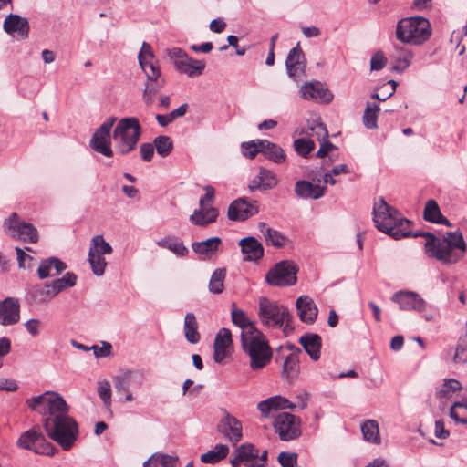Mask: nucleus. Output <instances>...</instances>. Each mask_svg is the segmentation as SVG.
Listing matches in <instances>:
<instances>
[{
    "label": "nucleus",
    "mask_w": 467,
    "mask_h": 467,
    "mask_svg": "<svg viewBox=\"0 0 467 467\" xmlns=\"http://www.w3.org/2000/svg\"><path fill=\"white\" fill-rule=\"evenodd\" d=\"M27 406L43 416L47 436L64 451H69L78 437V422L68 415L69 407L64 398L54 391L26 400Z\"/></svg>",
    "instance_id": "nucleus-1"
},
{
    "label": "nucleus",
    "mask_w": 467,
    "mask_h": 467,
    "mask_svg": "<svg viewBox=\"0 0 467 467\" xmlns=\"http://www.w3.org/2000/svg\"><path fill=\"white\" fill-rule=\"evenodd\" d=\"M372 214L375 226L381 233L394 240L408 236L407 225L411 224V221L405 218L395 207L387 203L383 197H379L375 202Z\"/></svg>",
    "instance_id": "nucleus-2"
},
{
    "label": "nucleus",
    "mask_w": 467,
    "mask_h": 467,
    "mask_svg": "<svg viewBox=\"0 0 467 467\" xmlns=\"http://www.w3.org/2000/svg\"><path fill=\"white\" fill-rule=\"evenodd\" d=\"M243 351L250 358V368L254 371L266 367L272 360L273 350L265 335L261 330L240 336Z\"/></svg>",
    "instance_id": "nucleus-3"
},
{
    "label": "nucleus",
    "mask_w": 467,
    "mask_h": 467,
    "mask_svg": "<svg viewBox=\"0 0 467 467\" xmlns=\"http://www.w3.org/2000/svg\"><path fill=\"white\" fill-rule=\"evenodd\" d=\"M432 34L429 19L420 16L403 17L396 25L395 36L400 43L421 46Z\"/></svg>",
    "instance_id": "nucleus-4"
},
{
    "label": "nucleus",
    "mask_w": 467,
    "mask_h": 467,
    "mask_svg": "<svg viewBox=\"0 0 467 467\" xmlns=\"http://www.w3.org/2000/svg\"><path fill=\"white\" fill-rule=\"evenodd\" d=\"M258 317L263 325L281 328L285 337L295 329L293 317L288 308L267 297L259 298Z\"/></svg>",
    "instance_id": "nucleus-5"
},
{
    "label": "nucleus",
    "mask_w": 467,
    "mask_h": 467,
    "mask_svg": "<svg viewBox=\"0 0 467 467\" xmlns=\"http://www.w3.org/2000/svg\"><path fill=\"white\" fill-rule=\"evenodd\" d=\"M466 251L467 244L462 232H447L428 258L443 265H455L464 257Z\"/></svg>",
    "instance_id": "nucleus-6"
},
{
    "label": "nucleus",
    "mask_w": 467,
    "mask_h": 467,
    "mask_svg": "<svg viewBox=\"0 0 467 467\" xmlns=\"http://www.w3.org/2000/svg\"><path fill=\"white\" fill-rule=\"evenodd\" d=\"M16 445L22 450L33 451L39 455L53 456L57 449L49 442L39 426H35L22 432L16 440Z\"/></svg>",
    "instance_id": "nucleus-7"
},
{
    "label": "nucleus",
    "mask_w": 467,
    "mask_h": 467,
    "mask_svg": "<svg viewBox=\"0 0 467 467\" xmlns=\"http://www.w3.org/2000/svg\"><path fill=\"white\" fill-rule=\"evenodd\" d=\"M142 134V127L136 117H125L119 119V152L128 154L136 149Z\"/></svg>",
    "instance_id": "nucleus-8"
},
{
    "label": "nucleus",
    "mask_w": 467,
    "mask_h": 467,
    "mask_svg": "<svg viewBox=\"0 0 467 467\" xmlns=\"http://www.w3.org/2000/svg\"><path fill=\"white\" fill-rule=\"evenodd\" d=\"M138 62L147 78L143 99L147 105H151L155 94L164 86L165 79L161 75L159 60H138Z\"/></svg>",
    "instance_id": "nucleus-9"
},
{
    "label": "nucleus",
    "mask_w": 467,
    "mask_h": 467,
    "mask_svg": "<svg viewBox=\"0 0 467 467\" xmlns=\"http://www.w3.org/2000/svg\"><path fill=\"white\" fill-rule=\"evenodd\" d=\"M298 267L289 260H283L271 267L265 275V282L271 286L294 285L297 281Z\"/></svg>",
    "instance_id": "nucleus-10"
},
{
    "label": "nucleus",
    "mask_w": 467,
    "mask_h": 467,
    "mask_svg": "<svg viewBox=\"0 0 467 467\" xmlns=\"http://www.w3.org/2000/svg\"><path fill=\"white\" fill-rule=\"evenodd\" d=\"M273 425L281 441H292L302 434L300 418L289 412H282L276 415Z\"/></svg>",
    "instance_id": "nucleus-11"
},
{
    "label": "nucleus",
    "mask_w": 467,
    "mask_h": 467,
    "mask_svg": "<svg viewBox=\"0 0 467 467\" xmlns=\"http://www.w3.org/2000/svg\"><path fill=\"white\" fill-rule=\"evenodd\" d=\"M111 252L112 247L104 240L102 235H96L91 239L88 262L96 275L99 276L104 274L107 263L103 255Z\"/></svg>",
    "instance_id": "nucleus-12"
},
{
    "label": "nucleus",
    "mask_w": 467,
    "mask_h": 467,
    "mask_svg": "<svg viewBox=\"0 0 467 467\" xmlns=\"http://www.w3.org/2000/svg\"><path fill=\"white\" fill-rule=\"evenodd\" d=\"M115 121V117L109 118L96 130L89 141V146L94 151L106 157L113 156L110 130Z\"/></svg>",
    "instance_id": "nucleus-13"
},
{
    "label": "nucleus",
    "mask_w": 467,
    "mask_h": 467,
    "mask_svg": "<svg viewBox=\"0 0 467 467\" xmlns=\"http://www.w3.org/2000/svg\"><path fill=\"white\" fill-rule=\"evenodd\" d=\"M4 225L10 230L13 237L29 243H36L38 241L37 229L32 223L20 222L16 213H13L5 219Z\"/></svg>",
    "instance_id": "nucleus-14"
},
{
    "label": "nucleus",
    "mask_w": 467,
    "mask_h": 467,
    "mask_svg": "<svg viewBox=\"0 0 467 467\" xmlns=\"http://www.w3.org/2000/svg\"><path fill=\"white\" fill-rule=\"evenodd\" d=\"M217 431L223 435L234 446L242 441L243 424L236 417L224 410V416L217 425Z\"/></svg>",
    "instance_id": "nucleus-15"
},
{
    "label": "nucleus",
    "mask_w": 467,
    "mask_h": 467,
    "mask_svg": "<svg viewBox=\"0 0 467 467\" xmlns=\"http://www.w3.org/2000/svg\"><path fill=\"white\" fill-rule=\"evenodd\" d=\"M259 207L257 201L248 202L246 198L234 201L228 208V218L231 221H245L257 214Z\"/></svg>",
    "instance_id": "nucleus-16"
},
{
    "label": "nucleus",
    "mask_w": 467,
    "mask_h": 467,
    "mask_svg": "<svg viewBox=\"0 0 467 467\" xmlns=\"http://www.w3.org/2000/svg\"><path fill=\"white\" fill-rule=\"evenodd\" d=\"M391 300L399 305L400 310L405 311L422 312L427 306L425 300L418 293L412 291L396 292Z\"/></svg>",
    "instance_id": "nucleus-17"
},
{
    "label": "nucleus",
    "mask_w": 467,
    "mask_h": 467,
    "mask_svg": "<svg viewBox=\"0 0 467 467\" xmlns=\"http://www.w3.org/2000/svg\"><path fill=\"white\" fill-rule=\"evenodd\" d=\"M256 458H258V449L251 442H245L238 446L230 459L232 467H240L244 464V467H251L256 464Z\"/></svg>",
    "instance_id": "nucleus-18"
},
{
    "label": "nucleus",
    "mask_w": 467,
    "mask_h": 467,
    "mask_svg": "<svg viewBox=\"0 0 467 467\" xmlns=\"http://www.w3.org/2000/svg\"><path fill=\"white\" fill-rule=\"evenodd\" d=\"M300 93L305 99H312L326 104L331 102L334 97L329 89L319 81L306 83L301 88Z\"/></svg>",
    "instance_id": "nucleus-19"
},
{
    "label": "nucleus",
    "mask_w": 467,
    "mask_h": 467,
    "mask_svg": "<svg viewBox=\"0 0 467 467\" xmlns=\"http://www.w3.org/2000/svg\"><path fill=\"white\" fill-rule=\"evenodd\" d=\"M20 318V303L17 298L6 297L0 301V325L12 326Z\"/></svg>",
    "instance_id": "nucleus-20"
},
{
    "label": "nucleus",
    "mask_w": 467,
    "mask_h": 467,
    "mask_svg": "<svg viewBox=\"0 0 467 467\" xmlns=\"http://www.w3.org/2000/svg\"><path fill=\"white\" fill-rule=\"evenodd\" d=\"M3 28L8 35H16L21 39L27 38L30 29L28 20L17 14H9L4 20Z\"/></svg>",
    "instance_id": "nucleus-21"
},
{
    "label": "nucleus",
    "mask_w": 467,
    "mask_h": 467,
    "mask_svg": "<svg viewBox=\"0 0 467 467\" xmlns=\"http://www.w3.org/2000/svg\"><path fill=\"white\" fill-rule=\"evenodd\" d=\"M233 344L232 333L228 328L223 327L215 336L213 359L216 363H222L230 354L229 348Z\"/></svg>",
    "instance_id": "nucleus-22"
},
{
    "label": "nucleus",
    "mask_w": 467,
    "mask_h": 467,
    "mask_svg": "<svg viewBox=\"0 0 467 467\" xmlns=\"http://www.w3.org/2000/svg\"><path fill=\"white\" fill-rule=\"evenodd\" d=\"M296 306L300 320L306 324H313L317 317L318 310L314 301L307 296H301L296 299Z\"/></svg>",
    "instance_id": "nucleus-23"
},
{
    "label": "nucleus",
    "mask_w": 467,
    "mask_h": 467,
    "mask_svg": "<svg viewBox=\"0 0 467 467\" xmlns=\"http://www.w3.org/2000/svg\"><path fill=\"white\" fill-rule=\"evenodd\" d=\"M295 408L296 404L279 395L270 397L257 404V409L264 417H268L272 411L280 409L294 410Z\"/></svg>",
    "instance_id": "nucleus-24"
},
{
    "label": "nucleus",
    "mask_w": 467,
    "mask_h": 467,
    "mask_svg": "<svg viewBox=\"0 0 467 467\" xmlns=\"http://www.w3.org/2000/svg\"><path fill=\"white\" fill-rule=\"evenodd\" d=\"M67 269V265L59 258L51 256L47 259L42 260L37 269V275L39 279H46L60 275Z\"/></svg>",
    "instance_id": "nucleus-25"
},
{
    "label": "nucleus",
    "mask_w": 467,
    "mask_h": 467,
    "mask_svg": "<svg viewBox=\"0 0 467 467\" xmlns=\"http://www.w3.org/2000/svg\"><path fill=\"white\" fill-rule=\"evenodd\" d=\"M242 253L245 254V261L256 262L264 256V247L262 244L254 236H248L239 241Z\"/></svg>",
    "instance_id": "nucleus-26"
},
{
    "label": "nucleus",
    "mask_w": 467,
    "mask_h": 467,
    "mask_svg": "<svg viewBox=\"0 0 467 467\" xmlns=\"http://www.w3.org/2000/svg\"><path fill=\"white\" fill-rule=\"evenodd\" d=\"M299 343L312 360L317 361L321 356L322 338L316 333H305L299 338Z\"/></svg>",
    "instance_id": "nucleus-27"
},
{
    "label": "nucleus",
    "mask_w": 467,
    "mask_h": 467,
    "mask_svg": "<svg viewBox=\"0 0 467 467\" xmlns=\"http://www.w3.org/2000/svg\"><path fill=\"white\" fill-rule=\"evenodd\" d=\"M326 189V186L313 184L306 180H300L295 185L296 194L303 199L317 200L325 194Z\"/></svg>",
    "instance_id": "nucleus-28"
},
{
    "label": "nucleus",
    "mask_w": 467,
    "mask_h": 467,
    "mask_svg": "<svg viewBox=\"0 0 467 467\" xmlns=\"http://www.w3.org/2000/svg\"><path fill=\"white\" fill-rule=\"evenodd\" d=\"M231 307L232 322L234 326L242 329L241 336L246 333L248 334L249 332L254 333L259 330L254 321H252L244 310L237 308L235 303H233Z\"/></svg>",
    "instance_id": "nucleus-29"
},
{
    "label": "nucleus",
    "mask_w": 467,
    "mask_h": 467,
    "mask_svg": "<svg viewBox=\"0 0 467 467\" xmlns=\"http://www.w3.org/2000/svg\"><path fill=\"white\" fill-rule=\"evenodd\" d=\"M219 216V211L215 207H200L190 215V222L198 226L204 227L212 223H214Z\"/></svg>",
    "instance_id": "nucleus-30"
},
{
    "label": "nucleus",
    "mask_w": 467,
    "mask_h": 467,
    "mask_svg": "<svg viewBox=\"0 0 467 467\" xmlns=\"http://www.w3.org/2000/svg\"><path fill=\"white\" fill-rule=\"evenodd\" d=\"M277 184V178L275 174L262 168L258 175L251 182L249 188L251 191L254 190H271Z\"/></svg>",
    "instance_id": "nucleus-31"
},
{
    "label": "nucleus",
    "mask_w": 467,
    "mask_h": 467,
    "mask_svg": "<svg viewBox=\"0 0 467 467\" xmlns=\"http://www.w3.org/2000/svg\"><path fill=\"white\" fill-rule=\"evenodd\" d=\"M28 295L30 296L31 302L37 305L47 304L52 298L56 296L50 282L46 283L44 286H33L29 290Z\"/></svg>",
    "instance_id": "nucleus-32"
},
{
    "label": "nucleus",
    "mask_w": 467,
    "mask_h": 467,
    "mask_svg": "<svg viewBox=\"0 0 467 467\" xmlns=\"http://www.w3.org/2000/svg\"><path fill=\"white\" fill-rule=\"evenodd\" d=\"M175 68L190 78H194L202 74L205 68L204 60H174Z\"/></svg>",
    "instance_id": "nucleus-33"
},
{
    "label": "nucleus",
    "mask_w": 467,
    "mask_h": 467,
    "mask_svg": "<svg viewBox=\"0 0 467 467\" xmlns=\"http://www.w3.org/2000/svg\"><path fill=\"white\" fill-rule=\"evenodd\" d=\"M222 244L220 237H211L202 242H193L192 244V251L206 257L214 255Z\"/></svg>",
    "instance_id": "nucleus-34"
},
{
    "label": "nucleus",
    "mask_w": 467,
    "mask_h": 467,
    "mask_svg": "<svg viewBox=\"0 0 467 467\" xmlns=\"http://www.w3.org/2000/svg\"><path fill=\"white\" fill-rule=\"evenodd\" d=\"M180 459L162 452L153 453L147 461L143 462V467H178Z\"/></svg>",
    "instance_id": "nucleus-35"
},
{
    "label": "nucleus",
    "mask_w": 467,
    "mask_h": 467,
    "mask_svg": "<svg viewBox=\"0 0 467 467\" xmlns=\"http://www.w3.org/2000/svg\"><path fill=\"white\" fill-rule=\"evenodd\" d=\"M312 130L316 132L318 140L321 141L320 148L316 153V157L325 158L331 150L337 149V147L327 140L328 132L324 123H317L316 127L312 128Z\"/></svg>",
    "instance_id": "nucleus-36"
},
{
    "label": "nucleus",
    "mask_w": 467,
    "mask_h": 467,
    "mask_svg": "<svg viewBox=\"0 0 467 467\" xmlns=\"http://www.w3.org/2000/svg\"><path fill=\"white\" fill-rule=\"evenodd\" d=\"M157 245L168 249L174 254L180 257H184L189 254L188 248L184 245L182 241L174 235H168L157 242Z\"/></svg>",
    "instance_id": "nucleus-37"
},
{
    "label": "nucleus",
    "mask_w": 467,
    "mask_h": 467,
    "mask_svg": "<svg viewBox=\"0 0 467 467\" xmlns=\"http://www.w3.org/2000/svg\"><path fill=\"white\" fill-rule=\"evenodd\" d=\"M183 331L189 343L197 344L201 340V335L198 332V322L195 315L192 312L185 315Z\"/></svg>",
    "instance_id": "nucleus-38"
},
{
    "label": "nucleus",
    "mask_w": 467,
    "mask_h": 467,
    "mask_svg": "<svg viewBox=\"0 0 467 467\" xmlns=\"http://www.w3.org/2000/svg\"><path fill=\"white\" fill-rule=\"evenodd\" d=\"M259 227L267 244L276 248H282L285 245L286 237L279 231L268 227L265 223H260Z\"/></svg>",
    "instance_id": "nucleus-39"
},
{
    "label": "nucleus",
    "mask_w": 467,
    "mask_h": 467,
    "mask_svg": "<svg viewBox=\"0 0 467 467\" xmlns=\"http://www.w3.org/2000/svg\"><path fill=\"white\" fill-rule=\"evenodd\" d=\"M263 155L265 159L276 163L281 164L286 161V155L284 150L277 144L265 140V149H263Z\"/></svg>",
    "instance_id": "nucleus-40"
},
{
    "label": "nucleus",
    "mask_w": 467,
    "mask_h": 467,
    "mask_svg": "<svg viewBox=\"0 0 467 467\" xmlns=\"http://www.w3.org/2000/svg\"><path fill=\"white\" fill-rule=\"evenodd\" d=\"M449 416L455 423L467 426V397L451 406Z\"/></svg>",
    "instance_id": "nucleus-41"
},
{
    "label": "nucleus",
    "mask_w": 467,
    "mask_h": 467,
    "mask_svg": "<svg viewBox=\"0 0 467 467\" xmlns=\"http://www.w3.org/2000/svg\"><path fill=\"white\" fill-rule=\"evenodd\" d=\"M229 453V447L226 444H216L213 450L201 455V462L203 463L214 464L225 459Z\"/></svg>",
    "instance_id": "nucleus-42"
},
{
    "label": "nucleus",
    "mask_w": 467,
    "mask_h": 467,
    "mask_svg": "<svg viewBox=\"0 0 467 467\" xmlns=\"http://www.w3.org/2000/svg\"><path fill=\"white\" fill-rule=\"evenodd\" d=\"M265 139H256L242 142L240 146L241 152L245 158L253 160L256 157L258 153L263 154V149H265Z\"/></svg>",
    "instance_id": "nucleus-43"
},
{
    "label": "nucleus",
    "mask_w": 467,
    "mask_h": 467,
    "mask_svg": "<svg viewBox=\"0 0 467 467\" xmlns=\"http://www.w3.org/2000/svg\"><path fill=\"white\" fill-rule=\"evenodd\" d=\"M299 357L295 355H288L283 365V377H285L289 382H293L299 374Z\"/></svg>",
    "instance_id": "nucleus-44"
},
{
    "label": "nucleus",
    "mask_w": 467,
    "mask_h": 467,
    "mask_svg": "<svg viewBox=\"0 0 467 467\" xmlns=\"http://www.w3.org/2000/svg\"><path fill=\"white\" fill-rule=\"evenodd\" d=\"M361 431L366 441L374 443H380L379 428L377 420H367L361 424Z\"/></svg>",
    "instance_id": "nucleus-45"
},
{
    "label": "nucleus",
    "mask_w": 467,
    "mask_h": 467,
    "mask_svg": "<svg viewBox=\"0 0 467 467\" xmlns=\"http://www.w3.org/2000/svg\"><path fill=\"white\" fill-rule=\"evenodd\" d=\"M226 277L225 268H217L211 275L208 288L212 294L220 295L223 292L224 279Z\"/></svg>",
    "instance_id": "nucleus-46"
},
{
    "label": "nucleus",
    "mask_w": 467,
    "mask_h": 467,
    "mask_svg": "<svg viewBox=\"0 0 467 467\" xmlns=\"http://www.w3.org/2000/svg\"><path fill=\"white\" fill-rule=\"evenodd\" d=\"M78 276L73 272H67L62 277L50 282L53 290L57 295L62 291L75 286Z\"/></svg>",
    "instance_id": "nucleus-47"
},
{
    "label": "nucleus",
    "mask_w": 467,
    "mask_h": 467,
    "mask_svg": "<svg viewBox=\"0 0 467 467\" xmlns=\"http://www.w3.org/2000/svg\"><path fill=\"white\" fill-rule=\"evenodd\" d=\"M380 111L379 105L377 103H368L364 110L362 120L367 129L373 130L378 128V117Z\"/></svg>",
    "instance_id": "nucleus-48"
},
{
    "label": "nucleus",
    "mask_w": 467,
    "mask_h": 467,
    "mask_svg": "<svg viewBox=\"0 0 467 467\" xmlns=\"http://www.w3.org/2000/svg\"><path fill=\"white\" fill-rule=\"evenodd\" d=\"M462 389V384L459 380L454 379H444L441 388L436 391L438 399H450L457 390Z\"/></svg>",
    "instance_id": "nucleus-49"
},
{
    "label": "nucleus",
    "mask_w": 467,
    "mask_h": 467,
    "mask_svg": "<svg viewBox=\"0 0 467 467\" xmlns=\"http://www.w3.org/2000/svg\"><path fill=\"white\" fill-rule=\"evenodd\" d=\"M441 216L442 213H441L437 202L432 199L427 201L423 212L424 220L432 223H437V221H439Z\"/></svg>",
    "instance_id": "nucleus-50"
},
{
    "label": "nucleus",
    "mask_w": 467,
    "mask_h": 467,
    "mask_svg": "<svg viewBox=\"0 0 467 467\" xmlns=\"http://www.w3.org/2000/svg\"><path fill=\"white\" fill-rule=\"evenodd\" d=\"M154 146L157 153L161 157H167L173 150L172 140L166 135H160L154 139Z\"/></svg>",
    "instance_id": "nucleus-51"
},
{
    "label": "nucleus",
    "mask_w": 467,
    "mask_h": 467,
    "mask_svg": "<svg viewBox=\"0 0 467 467\" xmlns=\"http://www.w3.org/2000/svg\"><path fill=\"white\" fill-rule=\"evenodd\" d=\"M315 142L308 139L300 138L294 141L296 152L303 158H306L315 149Z\"/></svg>",
    "instance_id": "nucleus-52"
},
{
    "label": "nucleus",
    "mask_w": 467,
    "mask_h": 467,
    "mask_svg": "<svg viewBox=\"0 0 467 467\" xmlns=\"http://www.w3.org/2000/svg\"><path fill=\"white\" fill-rule=\"evenodd\" d=\"M97 390L104 406L109 409L111 405L112 395L110 384L107 380L99 381Z\"/></svg>",
    "instance_id": "nucleus-53"
},
{
    "label": "nucleus",
    "mask_w": 467,
    "mask_h": 467,
    "mask_svg": "<svg viewBox=\"0 0 467 467\" xmlns=\"http://www.w3.org/2000/svg\"><path fill=\"white\" fill-rule=\"evenodd\" d=\"M306 60H285L287 73L290 77L296 78L304 72Z\"/></svg>",
    "instance_id": "nucleus-54"
},
{
    "label": "nucleus",
    "mask_w": 467,
    "mask_h": 467,
    "mask_svg": "<svg viewBox=\"0 0 467 467\" xmlns=\"http://www.w3.org/2000/svg\"><path fill=\"white\" fill-rule=\"evenodd\" d=\"M277 461L282 467H295L297 463V453L281 451Z\"/></svg>",
    "instance_id": "nucleus-55"
},
{
    "label": "nucleus",
    "mask_w": 467,
    "mask_h": 467,
    "mask_svg": "<svg viewBox=\"0 0 467 467\" xmlns=\"http://www.w3.org/2000/svg\"><path fill=\"white\" fill-rule=\"evenodd\" d=\"M423 237L426 238L424 244V253L429 257L435 246L439 244L441 237L436 236L433 233L425 232Z\"/></svg>",
    "instance_id": "nucleus-56"
},
{
    "label": "nucleus",
    "mask_w": 467,
    "mask_h": 467,
    "mask_svg": "<svg viewBox=\"0 0 467 467\" xmlns=\"http://www.w3.org/2000/svg\"><path fill=\"white\" fill-rule=\"evenodd\" d=\"M155 146L151 143H142L140 147V157L143 161L149 162L154 155Z\"/></svg>",
    "instance_id": "nucleus-57"
},
{
    "label": "nucleus",
    "mask_w": 467,
    "mask_h": 467,
    "mask_svg": "<svg viewBox=\"0 0 467 467\" xmlns=\"http://www.w3.org/2000/svg\"><path fill=\"white\" fill-rule=\"evenodd\" d=\"M16 258H17L19 268H23V269L30 268L31 265H26V260H28V261L34 260L33 256L27 254L22 248H19V247H16Z\"/></svg>",
    "instance_id": "nucleus-58"
},
{
    "label": "nucleus",
    "mask_w": 467,
    "mask_h": 467,
    "mask_svg": "<svg viewBox=\"0 0 467 467\" xmlns=\"http://www.w3.org/2000/svg\"><path fill=\"white\" fill-rule=\"evenodd\" d=\"M393 62L389 66V69L398 74L403 73L410 65V60H393Z\"/></svg>",
    "instance_id": "nucleus-59"
},
{
    "label": "nucleus",
    "mask_w": 467,
    "mask_h": 467,
    "mask_svg": "<svg viewBox=\"0 0 467 467\" xmlns=\"http://www.w3.org/2000/svg\"><path fill=\"white\" fill-rule=\"evenodd\" d=\"M434 433L438 439H446L450 436V431L445 429L444 422L441 420L435 421Z\"/></svg>",
    "instance_id": "nucleus-60"
},
{
    "label": "nucleus",
    "mask_w": 467,
    "mask_h": 467,
    "mask_svg": "<svg viewBox=\"0 0 467 467\" xmlns=\"http://www.w3.org/2000/svg\"><path fill=\"white\" fill-rule=\"evenodd\" d=\"M17 389L18 385L15 380L0 378V390L16 391Z\"/></svg>",
    "instance_id": "nucleus-61"
},
{
    "label": "nucleus",
    "mask_w": 467,
    "mask_h": 467,
    "mask_svg": "<svg viewBox=\"0 0 467 467\" xmlns=\"http://www.w3.org/2000/svg\"><path fill=\"white\" fill-rule=\"evenodd\" d=\"M169 58H189L188 54L180 47H171L166 49Z\"/></svg>",
    "instance_id": "nucleus-62"
},
{
    "label": "nucleus",
    "mask_w": 467,
    "mask_h": 467,
    "mask_svg": "<svg viewBox=\"0 0 467 467\" xmlns=\"http://www.w3.org/2000/svg\"><path fill=\"white\" fill-rule=\"evenodd\" d=\"M39 323L38 319H29L25 323L26 329L32 336H36L39 333Z\"/></svg>",
    "instance_id": "nucleus-63"
},
{
    "label": "nucleus",
    "mask_w": 467,
    "mask_h": 467,
    "mask_svg": "<svg viewBox=\"0 0 467 467\" xmlns=\"http://www.w3.org/2000/svg\"><path fill=\"white\" fill-rule=\"evenodd\" d=\"M225 27L226 23L220 17L213 19L209 26L210 30L214 33H221L225 29Z\"/></svg>",
    "instance_id": "nucleus-64"
}]
</instances>
